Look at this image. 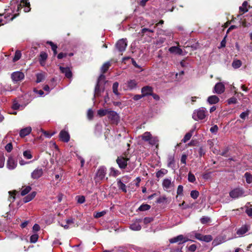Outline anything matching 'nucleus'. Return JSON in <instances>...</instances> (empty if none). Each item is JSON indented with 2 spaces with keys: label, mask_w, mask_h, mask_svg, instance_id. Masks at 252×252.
<instances>
[{
  "label": "nucleus",
  "mask_w": 252,
  "mask_h": 252,
  "mask_svg": "<svg viewBox=\"0 0 252 252\" xmlns=\"http://www.w3.org/2000/svg\"><path fill=\"white\" fill-rule=\"evenodd\" d=\"M110 66V63L109 62H107L105 63L101 67V71L103 73H105L109 68Z\"/></svg>",
  "instance_id": "40"
},
{
  "label": "nucleus",
  "mask_w": 252,
  "mask_h": 252,
  "mask_svg": "<svg viewBox=\"0 0 252 252\" xmlns=\"http://www.w3.org/2000/svg\"><path fill=\"white\" fill-rule=\"evenodd\" d=\"M219 98L216 95L210 96L208 99L207 101L210 104H216L219 101Z\"/></svg>",
  "instance_id": "26"
},
{
  "label": "nucleus",
  "mask_w": 252,
  "mask_h": 252,
  "mask_svg": "<svg viewBox=\"0 0 252 252\" xmlns=\"http://www.w3.org/2000/svg\"><path fill=\"white\" fill-rule=\"evenodd\" d=\"M108 117L109 119L112 121L113 122H117L119 119L118 114L114 111L109 110L108 114Z\"/></svg>",
  "instance_id": "16"
},
{
  "label": "nucleus",
  "mask_w": 252,
  "mask_h": 252,
  "mask_svg": "<svg viewBox=\"0 0 252 252\" xmlns=\"http://www.w3.org/2000/svg\"><path fill=\"white\" fill-rule=\"evenodd\" d=\"M5 150L8 152H10L12 149V145L11 143H8L5 146Z\"/></svg>",
  "instance_id": "60"
},
{
  "label": "nucleus",
  "mask_w": 252,
  "mask_h": 252,
  "mask_svg": "<svg viewBox=\"0 0 252 252\" xmlns=\"http://www.w3.org/2000/svg\"><path fill=\"white\" fill-rule=\"evenodd\" d=\"M106 214V211H103L100 212L95 213L94 214V216L95 218H99L103 216H104Z\"/></svg>",
  "instance_id": "42"
},
{
  "label": "nucleus",
  "mask_w": 252,
  "mask_h": 252,
  "mask_svg": "<svg viewBox=\"0 0 252 252\" xmlns=\"http://www.w3.org/2000/svg\"><path fill=\"white\" fill-rule=\"evenodd\" d=\"M153 92V88L149 86H145L142 88L141 93L143 97L151 95Z\"/></svg>",
  "instance_id": "19"
},
{
  "label": "nucleus",
  "mask_w": 252,
  "mask_h": 252,
  "mask_svg": "<svg viewBox=\"0 0 252 252\" xmlns=\"http://www.w3.org/2000/svg\"><path fill=\"white\" fill-rule=\"evenodd\" d=\"M47 43L49 44L51 46V48L54 52V55H56L57 54V46L52 41H48Z\"/></svg>",
  "instance_id": "34"
},
{
  "label": "nucleus",
  "mask_w": 252,
  "mask_h": 252,
  "mask_svg": "<svg viewBox=\"0 0 252 252\" xmlns=\"http://www.w3.org/2000/svg\"><path fill=\"white\" fill-rule=\"evenodd\" d=\"M137 83L135 80H130L125 84L124 88L127 90H132L136 88Z\"/></svg>",
  "instance_id": "13"
},
{
  "label": "nucleus",
  "mask_w": 252,
  "mask_h": 252,
  "mask_svg": "<svg viewBox=\"0 0 252 252\" xmlns=\"http://www.w3.org/2000/svg\"><path fill=\"white\" fill-rule=\"evenodd\" d=\"M76 198L79 203L82 204L85 201V198L84 196H77Z\"/></svg>",
  "instance_id": "50"
},
{
  "label": "nucleus",
  "mask_w": 252,
  "mask_h": 252,
  "mask_svg": "<svg viewBox=\"0 0 252 252\" xmlns=\"http://www.w3.org/2000/svg\"><path fill=\"white\" fill-rule=\"evenodd\" d=\"M189 241H191L187 237H184L183 235H179L175 237L172 238L169 240L170 243H178V244H182Z\"/></svg>",
  "instance_id": "4"
},
{
  "label": "nucleus",
  "mask_w": 252,
  "mask_h": 252,
  "mask_svg": "<svg viewBox=\"0 0 252 252\" xmlns=\"http://www.w3.org/2000/svg\"><path fill=\"white\" fill-rule=\"evenodd\" d=\"M60 138L62 141L64 142H68L70 139V136L69 133L64 130H62L59 134Z\"/></svg>",
  "instance_id": "18"
},
{
  "label": "nucleus",
  "mask_w": 252,
  "mask_h": 252,
  "mask_svg": "<svg viewBox=\"0 0 252 252\" xmlns=\"http://www.w3.org/2000/svg\"><path fill=\"white\" fill-rule=\"evenodd\" d=\"M104 80L105 76L103 74H101L97 80V84L95 88L94 97L99 96L100 95L101 90L100 89V84L101 81H104Z\"/></svg>",
  "instance_id": "7"
},
{
  "label": "nucleus",
  "mask_w": 252,
  "mask_h": 252,
  "mask_svg": "<svg viewBox=\"0 0 252 252\" xmlns=\"http://www.w3.org/2000/svg\"><path fill=\"white\" fill-rule=\"evenodd\" d=\"M21 53L20 51L19 50H17L16 51L15 53V55H14V57L13 59V61L14 62H15L16 61H17L18 60H19L20 58H21Z\"/></svg>",
  "instance_id": "39"
},
{
  "label": "nucleus",
  "mask_w": 252,
  "mask_h": 252,
  "mask_svg": "<svg viewBox=\"0 0 252 252\" xmlns=\"http://www.w3.org/2000/svg\"><path fill=\"white\" fill-rule=\"evenodd\" d=\"M153 221V219L151 218H145L143 222L145 224H147Z\"/></svg>",
  "instance_id": "62"
},
{
  "label": "nucleus",
  "mask_w": 252,
  "mask_h": 252,
  "mask_svg": "<svg viewBox=\"0 0 252 252\" xmlns=\"http://www.w3.org/2000/svg\"><path fill=\"white\" fill-rule=\"evenodd\" d=\"M106 168L104 167H100L96 174L95 181L96 183H99L101 180L104 179L106 175Z\"/></svg>",
  "instance_id": "5"
},
{
  "label": "nucleus",
  "mask_w": 252,
  "mask_h": 252,
  "mask_svg": "<svg viewBox=\"0 0 252 252\" xmlns=\"http://www.w3.org/2000/svg\"><path fill=\"white\" fill-rule=\"evenodd\" d=\"M74 223V220L72 218H70L66 220L65 223L63 222L61 223V226L63 227L65 229H68L70 226L72 225Z\"/></svg>",
  "instance_id": "24"
},
{
  "label": "nucleus",
  "mask_w": 252,
  "mask_h": 252,
  "mask_svg": "<svg viewBox=\"0 0 252 252\" xmlns=\"http://www.w3.org/2000/svg\"><path fill=\"white\" fill-rule=\"evenodd\" d=\"M5 162V158L3 155H0V168L4 166Z\"/></svg>",
  "instance_id": "51"
},
{
  "label": "nucleus",
  "mask_w": 252,
  "mask_h": 252,
  "mask_svg": "<svg viewBox=\"0 0 252 252\" xmlns=\"http://www.w3.org/2000/svg\"><path fill=\"white\" fill-rule=\"evenodd\" d=\"M120 174V172L118 170L115 169L114 167L110 168V175L116 177Z\"/></svg>",
  "instance_id": "33"
},
{
  "label": "nucleus",
  "mask_w": 252,
  "mask_h": 252,
  "mask_svg": "<svg viewBox=\"0 0 252 252\" xmlns=\"http://www.w3.org/2000/svg\"><path fill=\"white\" fill-rule=\"evenodd\" d=\"M206 109L204 107H201L193 112L192 118L196 121L203 120L206 117Z\"/></svg>",
  "instance_id": "3"
},
{
  "label": "nucleus",
  "mask_w": 252,
  "mask_h": 252,
  "mask_svg": "<svg viewBox=\"0 0 252 252\" xmlns=\"http://www.w3.org/2000/svg\"><path fill=\"white\" fill-rule=\"evenodd\" d=\"M183 187L182 185H179L178 187L177 190V193L179 195H181L183 194Z\"/></svg>",
  "instance_id": "53"
},
{
  "label": "nucleus",
  "mask_w": 252,
  "mask_h": 252,
  "mask_svg": "<svg viewBox=\"0 0 252 252\" xmlns=\"http://www.w3.org/2000/svg\"><path fill=\"white\" fill-rule=\"evenodd\" d=\"M187 158V157L186 155H183L181 157V162L182 163L186 164Z\"/></svg>",
  "instance_id": "63"
},
{
  "label": "nucleus",
  "mask_w": 252,
  "mask_h": 252,
  "mask_svg": "<svg viewBox=\"0 0 252 252\" xmlns=\"http://www.w3.org/2000/svg\"><path fill=\"white\" fill-rule=\"evenodd\" d=\"M118 87L119 83L117 82H115L113 85V92L117 95H118L119 94L118 90Z\"/></svg>",
  "instance_id": "38"
},
{
  "label": "nucleus",
  "mask_w": 252,
  "mask_h": 252,
  "mask_svg": "<svg viewBox=\"0 0 252 252\" xmlns=\"http://www.w3.org/2000/svg\"><path fill=\"white\" fill-rule=\"evenodd\" d=\"M224 85L221 82L218 83L214 87V92L218 94H221L224 92Z\"/></svg>",
  "instance_id": "15"
},
{
  "label": "nucleus",
  "mask_w": 252,
  "mask_h": 252,
  "mask_svg": "<svg viewBox=\"0 0 252 252\" xmlns=\"http://www.w3.org/2000/svg\"><path fill=\"white\" fill-rule=\"evenodd\" d=\"M249 115V112L248 111H246V112H242L240 115V117L241 119H245L246 117H247Z\"/></svg>",
  "instance_id": "57"
},
{
  "label": "nucleus",
  "mask_w": 252,
  "mask_h": 252,
  "mask_svg": "<svg viewBox=\"0 0 252 252\" xmlns=\"http://www.w3.org/2000/svg\"><path fill=\"white\" fill-rule=\"evenodd\" d=\"M127 46L126 39H121L118 41L116 44V47L120 52H123L126 50Z\"/></svg>",
  "instance_id": "9"
},
{
  "label": "nucleus",
  "mask_w": 252,
  "mask_h": 252,
  "mask_svg": "<svg viewBox=\"0 0 252 252\" xmlns=\"http://www.w3.org/2000/svg\"><path fill=\"white\" fill-rule=\"evenodd\" d=\"M93 114H94L93 111L92 109H90L88 111V113H87V116H88V119L90 120H91L93 117Z\"/></svg>",
  "instance_id": "56"
},
{
  "label": "nucleus",
  "mask_w": 252,
  "mask_h": 252,
  "mask_svg": "<svg viewBox=\"0 0 252 252\" xmlns=\"http://www.w3.org/2000/svg\"><path fill=\"white\" fill-rule=\"evenodd\" d=\"M38 238V235L36 234L32 235L30 237V242L34 243L37 242Z\"/></svg>",
  "instance_id": "47"
},
{
  "label": "nucleus",
  "mask_w": 252,
  "mask_h": 252,
  "mask_svg": "<svg viewBox=\"0 0 252 252\" xmlns=\"http://www.w3.org/2000/svg\"><path fill=\"white\" fill-rule=\"evenodd\" d=\"M228 104H235L237 103V99L235 97H231L228 100Z\"/></svg>",
  "instance_id": "59"
},
{
  "label": "nucleus",
  "mask_w": 252,
  "mask_h": 252,
  "mask_svg": "<svg viewBox=\"0 0 252 252\" xmlns=\"http://www.w3.org/2000/svg\"><path fill=\"white\" fill-rule=\"evenodd\" d=\"M210 219L209 217H205L200 219V221L202 223L205 224L210 221Z\"/></svg>",
  "instance_id": "54"
},
{
  "label": "nucleus",
  "mask_w": 252,
  "mask_h": 252,
  "mask_svg": "<svg viewBox=\"0 0 252 252\" xmlns=\"http://www.w3.org/2000/svg\"><path fill=\"white\" fill-rule=\"evenodd\" d=\"M230 196L234 199L238 198L240 197L245 196L244 191L240 188H236L231 190L229 192Z\"/></svg>",
  "instance_id": "6"
},
{
  "label": "nucleus",
  "mask_w": 252,
  "mask_h": 252,
  "mask_svg": "<svg viewBox=\"0 0 252 252\" xmlns=\"http://www.w3.org/2000/svg\"><path fill=\"white\" fill-rule=\"evenodd\" d=\"M167 173V170L165 169H161L156 173V176L158 178L163 177Z\"/></svg>",
  "instance_id": "30"
},
{
  "label": "nucleus",
  "mask_w": 252,
  "mask_h": 252,
  "mask_svg": "<svg viewBox=\"0 0 252 252\" xmlns=\"http://www.w3.org/2000/svg\"><path fill=\"white\" fill-rule=\"evenodd\" d=\"M129 158L123 157H118L116 161L121 169H125L127 164Z\"/></svg>",
  "instance_id": "10"
},
{
  "label": "nucleus",
  "mask_w": 252,
  "mask_h": 252,
  "mask_svg": "<svg viewBox=\"0 0 252 252\" xmlns=\"http://www.w3.org/2000/svg\"><path fill=\"white\" fill-rule=\"evenodd\" d=\"M193 131V130H190L189 132H188L187 133H186L184 138L183 139L182 141L184 143H186L188 141H189L192 135Z\"/></svg>",
  "instance_id": "28"
},
{
  "label": "nucleus",
  "mask_w": 252,
  "mask_h": 252,
  "mask_svg": "<svg viewBox=\"0 0 252 252\" xmlns=\"http://www.w3.org/2000/svg\"><path fill=\"white\" fill-rule=\"evenodd\" d=\"M141 221V220H136L133 222L130 225V228L134 231H138L141 229V226L140 224V222Z\"/></svg>",
  "instance_id": "17"
},
{
  "label": "nucleus",
  "mask_w": 252,
  "mask_h": 252,
  "mask_svg": "<svg viewBox=\"0 0 252 252\" xmlns=\"http://www.w3.org/2000/svg\"><path fill=\"white\" fill-rule=\"evenodd\" d=\"M250 228V225L245 224L237 229L236 233L239 236L242 237L248 232Z\"/></svg>",
  "instance_id": "12"
},
{
  "label": "nucleus",
  "mask_w": 252,
  "mask_h": 252,
  "mask_svg": "<svg viewBox=\"0 0 252 252\" xmlns=\"http://www.w3.org/2000/svg\"><path fill=\"white\" fill-rule=\"evenodd\" d=\"M24 157L27 159H31L32 158V155L30 151L27 150L23 152Z\"/></svg>",
  "instance_id": "44"
},
{
  "label": "nucleus",
  "mask_w": 252,
  "mask_h": 252,
  "mask_svg": "<svg viewBox=\"0 0 252 252\" xmlns=\"http://www.w3.org/2000/svg\"><path fill=\"white\" fill-rule=\"evenodd\" d=\"M24 6V11L27 12L30 10V4L28 0H22L20 3V6Z\"/></svg>",
  "instance_id": "25"
},
{
  "label": "nucleus",
  "mask_w": 252,
  "mask_h": 252,
  "mask_svg": "<svg viewBox=\"0 0 252 252\" xmlns=\"http://www.w3.org/2000/svg\"><path fill=\"white\" fill-rule=\"evenodd\" d=\"M21 105L19 104L16 100H14L13 102L12 108L14 110H17L20 108Z\"/></svg>",
  "instance_id": "49"
},
{
  "label": "nucleus",
  "mask_w": 252,
  "mask_h": 252,
  "mask_svg": "<svg viewBox=\"0 0 252 252\" xmlns=\"http://www.w3.org/2000/svg\"><path fill=\"white\" fill-rule=\"evenodd\" d=\"M146 32H154V29H150L147 28H143L141 30V33L144 34Z\"/></svg>",
  "instance_id": "55"
},
{
  "label": "nucleus",
  "mask_w": 252,
  "mask_h": 252,
  "mask_svg": "<svg viewBox=\"0 0 252 252\" xmlns=\"http://www.w3.org/2000/svg\"><path fill=\"white\" fill-rule=\"evenodd\" d=\"M199 194V192L196 190H192L190 192V196L194 199H196L198 197Z\"/></svg>",
  "instance_id": "45"
},
{
  "label": "nucleus",
  "mask_w": 252,
  "mask_h": 252,
  "mask_svg": "<svg viewBox=\"0 0 252 252\" xmlns=\"http://www.w3.org/2000/svg\"><path fill=\"white\" fill-rule=\"evenodd\" d=\"M218 130V127L217 125H215L211 127L210 128V131L212 133H216Z\"/></svg>",
  "instance_id": "61"
},
{
  "label": "nucleus",
  "mask_w": 252,
  "mask_h": 252,
  "mask_svg": "<svg viewBox=\"0 0 252 252\" xmlns=\"http://www.w3.org/2000/svg\"><path fill=\"white\" fill-rule=\"evenodd\" d=\"M242 65V63L240 60L234 61L232 63V66L234 68H238Z\"/></svg>",
  "instance_id": "35"
},
{
  "label": "nucleus",
  "mask_w": 252,
  "mask_h": 252,
  "mask_svg": "<svg viewBox=\"0 0 252 252\" xmlns=\"http://www.w3.org/2000/svg\"><path fill=\"white\" fill-rule=\"evenodd\" d=\"M162 186L163 190L165 191L171 192L174 190V181H172L171 178L164 179L162 182Z\"/></svg>",
  "instance_id": "1"
},
{
  "label": "nucleus",
  "mask_w": 252,
  "mask_h": 252,
  "mask_svg": "<svg viewBox=\"0 0 252 252\" xmlns=\"http://www.w3.org/2000/svg\"><path fill=\"white\" fill-rule=\"evenodd\" d=\"M169 51L172 54L182 55V50L177 46H172L169 48Z\"/></svg>",
  "instance_id": "22"
},
{
  "label": "nucleus",
  "mask_w": 252,
  "mask_h": 252,
  "mask_svg": "<svg viewBox=\"0 0 252 252\" xmlns=\"http://www.w3.org/2000/svg\"><path fill=\"white\" fill-rule=\"evenodd\" d=\"M17 165V161L12 157L10 156L7 161L6 166L9 170L15 169Z\"/></svg>",
  "instance_id": "11"
},
{
  "label": "nucleus",
  "mask_w": 252,
  "mask_h": 252,
  "mask_svg": "<svg viewBox=\"0 0 252 252\" xmlns=\"http://www.w3.org/2000/svg\"><path fill=\"white\" fill-rule=\"evenodd\" d=\"M32 131V127L31 126H28L22 129L19 133L20 136L21 137H24L29 135Z\"/></svg>",
  "instance_id": "21"
},
{
  "label": "nucleus",
  "mask_w": 252,
  "mask_h": 252,
  "mask_svg": "<svg viewBox=\"0 0 252 252\" xmlns=\"http://www.w3.org/2000/svg\"><path fill=\"white\" fill-rule=\"evenodd\" d=\"M141 136L143 140L148 142V143L152 145L157 144L158 142L157 137L152 136L150 132H145Z\"/></svg>",
  "instance_id": "2"
},
{
  "label": "nucleus",
  "mask_w": 252,
  "mask_h": 252,
  "mask_svg": "<svg viewBox=\"0 0 252 252\" xmlns=\"http://www.w3.org/2000/svg\"><path fill=\"white\" fill-rule=\"evenodd\" d=\"M61 71L65 74V76L68 78H70L72 77V72L69 67H63L61 66L60 67Z\"/></svg>",
  "instance_id": "20"
},
{
  "label": "nucleus",
  "mask_w": 252,
  "mask_h": 252,
  "mask_svg": "<svg viewBox=\"0 0 252 252\" xmlns=\"http://www.w3.org/2000/svg\"><path fill=\"white\" fill-rule=\"evenodd\" d=\"M109 111L108 109H99L97 111V114L100 117H102L106 115H108Z\"/></svg>",
  "instance_id": "32"
},
{
  "label": "nucleus",
  "mask_w": 252,
  "mask_h": 252,
  "mask_svg": "<svg viewBox=\"0 0 252 252\" xmlns=\"http://www.w3.org/2000/svg\"><path fill=\"white\" fill-rule=\"evenodd\" d=\"M245 177L247 183L250 184L252 182V176L251 174L248 172H246L245 174Z\"/></svg>",
  "instance_id": "41"
},
{
  "label": "nucleus",
  "mask_w": 252,
  "mask_h": 252,
  "mask_svg": "<svg viewBox=\"0 0 252 252\" xmlns=\"http://www.w3.org/2000/svg\"><path fill=\"white\" fill-rule=\"evenodd\" d=\"M9 197L8 198V200L10 202H13L15 199V191H9Z\"/></svg>",
  "instance_id": "43"
},
{
  "label": "nucleus",
  "mask_w": 252,
  "mask_h": 252,
  "mask_svg": "<svg viewBox=\"0 0 252 252\" xmlns=\"http://www.w3.org/2000/svg\"><path fill=\"white\" fill-rule=\"evenodd\" d=\"M117 187L119 189L121 190L124 192H126V185L123 183L120 179H117Z\"/></svg>",
  "instance_id": "23"
},
{
  "label": "nucleus",
  "mask_w": 252,
  "mask_h": 252,
  "mask_svg": "<svg viewBox=\"0 0 252 252\" xmlns=\"http://www.w3.org/2000/svg\"><path fill=\"white\" fill-rule=\"evenodd\" d=\"M43 173V170L41 168H37L34 169L31 173V177L33 179H38L41 177Z\"/></svg>",
  "instance_id": "14"
},
{
  "label": "nucleus",
  "mask_w": 252,
  "mask_h": 252,
  "mask_svg": "<svg viewBox=\"0 0 252 252\" xmlns=\"http://www.w3.org/2000/svg\"><path fill=\"white\" fill-rule=\"evenodd\" d=\"M41 131L43 133V134L47 138H50L52 136H53L55 133V132H54L52 133V134H50V133H49L48 132L45 131L42 129H41Z\"/></svg>",
  "instance_id": "52"
},
{
  "label": "nucleus",
  "mask_w": 252,
  "mask_h": 252,
  "mask_svg": "<svg viewBox=\"0 0 252 252\" xmlns=\"http://www.w3.org/2000/svg\"><path fill=\"white\" fill-rule=\"evenodd\" d=\"M245 207L247 208L246 213L249 216H252V208H249L247 206V204L246 205Z\"/></svg>",
  "instance_id": "58"
},
{
  "label": "nucleus",
  "mask_w": 252,
  "mask_h": 252,
  "mask_svg": "<svg viewBox=\"0 0 252 252\" xmlns=\"http://www.w3.org/2000/svg\"><path fill=\"white\" fill-rule=\"evenodd\" d=\"M248 5V2L246 1L243 2L242 4V6L239 7V10L240 11L243 12V13L247 12L248 11V9L247 6Z\"/></svg>",
  "instance_id": "31"
},
{
  "label": "nucleus",
  "mask_w": 252,
  "mask_h": 252,
  "mask_svg": "<svg viewBox=\"0 0 252 252\" xmlns=\"http://www.w3.org/2000/svg\"><path fill=\"white\" fill-rule=\"evenodd\" d=\"M25 77L24 74L21 71H15L11 75V78L14 83L21 81Z\"/></svg>",
  "instance_id": "8"
},
{
  "label": "nucleus",
  "mask_w": 252,
  "mask_h": 252,
  "mask_svg": "<svg viewBox=\"0 0 252 252\" xmlns=\"http://www.w3.org/2000/svg\"><path fill=\"white\" fill-rule=\"evenodd\" d=\"M31 190V188L30 186L26 187L21 191V194L22 196H24L29 193Z\"/></svg>",
  "instance_id": "46"
},
{
  "label": "nucleus",
  "mask_w": 252,
  "mask_h": 252,
  "mask_svg": "<svg viewBox=\"0 0 252 252\" xmlns=\"http://www.w3.org/2000/svg\"><path fill=\"white\" fill-rule=\"evenodd\" d=\"M47 57H48L47 54L45 52H41V53L40 54V63L41 65H43V63H44L45 61L47 59Z\"/></svg>",
  "instance_id": "29"
},
{
  "label": "nucleus",
  "mask_w": 252,
  "mask_h": 252,
  "mask_svg": "<svg viewBox=\"0 0 252 252\" xmlns=\"http://www.w3.org/2000/svg\"><path fill=\"white\" fill-rule=\"evenodd\" d=\"M195 177L191 172H189L188 174V180L189 182L194 183L195 181Z\"/></svg>",
  "instance_id": "48"
},
{
  "label": "nucleus",
  "mask_w": 252,
  "mask_h": 252,
  "mask_svg": "<svg viewBox=\"0 0 252 252\" xmlns=\"http://www.w3.org/2000/svg\"><path fill=\"white\" fill-rule=\"evenodd\" d=\"M36 83H39L43 81L45 78V74L43 72H40L36 74Z\"/></svg>",
  "instance_id": "27"
},
{
  "label": "nucleus",
  "mask_w": 252,
  "mask_h": 252,
  "mask_svg": "<svg viewBox=\"0 0 252 252\" xmlns=\"http://www.w3.org/2000/svg\"><path fill=\"white\" fill-rule=\"evenodd\" d=\"M151 206L148 204H142L138 208V210L140 211H145L148 210L150 209Z\"/></svg>",
  "instance_id": "36"
},
{
  "label": "nucleus",
  "mask_w": 252,
  "mask_h": 252,
  "mask_svg": "<svg viewBox=\"0 0 252 252\" xmlns=\"http://www.w3.org/2000/svg\"><path fill=\"white\" fill-rule=\"evenodd\" d=\"M228 152V149L227 148L223 150L220 153V155L222 156H224L227 157V154Z\"/></svg>",
  "instance_id": "64"
},
{
  "label": "nucleus",
  "mask_w": 252,
  "mask_h": 252,
  "mask_svg": "<svg viewBox=\"0 0 252 252\" xmlns=\"http://www.w3.org/2000/svg\"><path fill=\"white\" fill-rule=\"evenodd\" d=\"M213 239V238L211 235H203L202 239H201V241H204L205 242H209L211 241Z\"/></svg>",
  "instance_id": "37"
}]
</instances>
